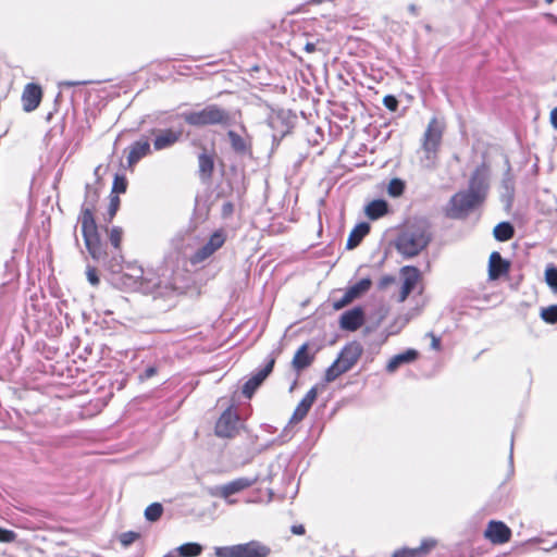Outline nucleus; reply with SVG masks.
I'll return each instance as SVG.
<instances>
[{
  "label": "nucleus",
  "instance_id": "nucleus-1",
  "mask_svg": "<svg viewBox=\"0 0 557 557\" xmlns=\"http://www.w3.org/2000/svg\"><path fill=\"white\" fill-rule=\"evenodd\" d=\"M432 239V234L424 221L408 224L397 236L395 247L406 259L418 256Z\"/></svg>",
  "mask_w": 557,
  "mask_h": 557
},
{
  "label": "nucleus",
  "instance_id": "nucleus-2",
  "mask_svg": "<svg viewBox=\"0 0 557 557\" xmlns=\"http://www.w3.org/2000/svg\"><path fill=\"white\" fill-rule=\"evenodd\" d=\"M445 125L437 117H432L422 137L421 148L423 157L421 165L425 169H434L437 162V152L442 144Z\"/></svg>",
  "mask_w": 557,
  "mask_h": 557
},
{
  "label": "nucleus",
  "instance_id": "nucleus-3",
  "mask_svg": "<svg viewBox=\"0 0 557 557\" xmlns=\"http://www.w3.org/2000/svg\"><path fill=\"white\" fill-rule=\"evenodd\" d=\"M181 117L195 127L225 125L230 121L228 112L216 104H209L199 111L183 112Z\"/></svg>",
  "mask_w": 557,
  "mask_h": 557
},
{
  "label": "nucleus",
  "instance_id": "nucleus-4",
  "mask_svg": "<svg viewBox=\"0 0 557 557\" xmlns=\"http://www.w3.org/2000/svg\"><path fill=\"white\" fill-rule=\"evenodd\" d=\"M271 553L269 546L259 541H250L244 544L215 547L216 557H268Z\"/></svg>",
  "mask_w": 557,
  "mask_h": 557
},
{
  "label": "nucleus",
  "instance_id": "nucleus-5",
  "mask_svg": "<svg viewBox=\"0 0 557 557\" xmlns=\"http://www.w3.org/2000/svg\"><path fill=\"white\" fill-rule=\"evenodd\" d=\"M472 195L466 190L456 193L445 207V214L450 219H465L469 213L480 206Z\"/></svg>",
  "mask_w": 557,
  "mask_h": 557
},
{
  "label": "nucleus",
  "instance_id": "nucleus-6",
  "mask_svg": "<svg viewBox=\"0 0 557 557\" xmlns=\"http://www.w3.org/2000/svg\"><path fill=\"white\" fill-rule=\"evenodd\" d=\"M82 234L84 237L85 246L91 258L96 261L101 260L106 253L97 231L96 222L88 220L82 221Z\"/></svg>",
  "mask_w": 557,
  "mask_h": 557
},
{
  "label": "nucleus",
  "instance_id": "nucleus-7",
  "mask_svg": "<svg viewBox=\"0 0 557 557\" xmlns=\"http://www.w3.org/2000/svg\"><path fill=\"white\" fill-rule=\"evenodd\" d=\"M490 188V173L488 169L482 164L478 166L472 173L469 187L466 190L472 195L479 202H483L487 196Z\"/></svg>",
  "mask_w": 557,
  "mask_h": 557
},
{
  "label": "nucleus",
  "instance_id": "nucleus-8",
  "mask_svg": "<svg viewBox=\"0 0 557 557\" xmlns=\"http://www.w3.org/2000/svg\"><path fill=\"white\" fill-rule=\"evenodd\" d=\"M257 481L258 476L238 478L232 482H228L227 484L210 490V494L212 496H219L226 499L228 504H234L235 499H230V496L252 486L255 483H257Z\"/></svg>",
  "mask_w": 557,
  "mask_h": 557
},
{
  "label": "nucleus",
  "instance_id": "nucleus-9",
  "mask_svg": "<svg viewBox=\"0 0 557 557\" xmlns=\"http://www.w3.org/2000/svg\"><path fill=\"white\" fill-rule=\"evenodd\" d=\"M226 236L222 230L215 231L209 240L190 257L191 264H199L210 258L225 243Z\"/></svg>",
  "mask_w": 557,
  "mask_h": 557
},
{
  "label": "nucleus",
  "instance_id": "nucleus-10",
  "mask_svg": "<svg viewBox=\"0 0 557 557\" xmlns=\"http://www.w3.org/2000/svg\"><path fill=\"white\" fill-rule=\"evenodd\" d=\"M275 358L269 357L264 367L253 373L243 386V395L251 398L256 389L264 382L269 374L273 371Z\"/></svg>",
  "mask_w": 557,
  "mask_h": 557
},
{
  "label": "nucleus",
  "instance_id": "nucleus-11",
  "mask_svg": "<svg viewBox=\"0 0 557 557\" xmlns=\"http://www.w3.org/2000/svg\"><path fill=\"white\" fill-rule=\"evenodd\" d=\"M238 430V416L231 408L226 409L215 424V434L219 437H232Z\"/></svg>",
  "mask_w": 557,
  "mask_h": 557
},
{
  "label": "nucleus",
  "instance_id": "nucleus-12",
  "mask_svg": "<svg viewBox=\"0 0 557 557\" xmlns=\"http://www.w3.org/2000/svg\"><path fill=\"white\" fill-rule=\"evenodd\" d=\"M372 282L370 278H362L352 286L348 287L342 298L333 304L335 310H339L350 304L354 299L358 298L370 289Z\"/></svg>",
  "mask_w": 557,
  "mask_h": 557
},
{
  "label": "nucleus",
  "instance_id": "nucleus-13",
  "mask_svg": "<svg viewBox=\"0 0 557 557\" xmlns=\"http://www.w3.org/2000/svg\"><path fill=\"white\" fill-rule=\"evenodd\" d=\"M400 275L403 278V286L398 301L404 302L420 281V271L416 267L406 265L401 268Z\"/></svg>",
  "mask_w": 557,
  "mask_h": 557
},
{
  "label": "nucleus",
  "instance_id": "nucleus-14",
  "mask_svg": "<svg viewBox=\"0 0 557 557\" xmlns=\"http://www.w3.org/2000/svg\"><path fill=\"white\" fill-rule=\"evenodd\" d=\"M484 536L493 544H504L510 540L511 530L504 522L492 520L484 531Z\"/></svg>",
  "mask_w": 557,
  "mask_h": 557
},
{
  "label": "nucleus",
  "instance_id": "nucleus-15",
  "mask_svg": "<svg viewBox=\"0 0 557 557\" xmlns=\"http://www.w3.org/2000/svg\"><path fill=\"white\" fill-rule=\"evenodd\" d=\"M362 355V347L359 343L347 344L339 352L337 361L344 370L349 371Z\"/></svg>",
  "mask_w": 557,
  "mask_h": 557
},
{
  "label": "nucleus",
  "instance_id": "nucleus-16",
  "mask_svg": "<svg viewBox=\"0 0 557 557\" xmlns=\"http://www.w3.org/2000/svg\"><path fill=\"white\" fill-rule=\"evenodd\" d=\"M99 199V193L97 187L87 184L85 187V200L82 206L79 221H91L96 222L94 218V211Z\"/></svg>",
  "mask_w": 557,
  "mask_h": 557
},
{
  "label": "nucleus",
  "instance_id": "nucleus-17",
  "mask_svg": "<svg viewBox=\"0 0 557 557\" xmlns=\"http://www.w3.org/2000/svg\"><path fill=\"white\" fill-rule=\"evenodd\" d=\"M156 136L153 139V148L161 151L174 146L182 137V131L172 128L159 129L152 132Z\"/></svg>",
  "mask_w": 557,
  "mask_h": 557
},
{
  "label": "nucleus",
  "instance_id": "nucleus-18",
  "mask_svg": "<svg viewBox=\"0 0 557 557\" xmlns=\"http://www.w3.org/2000/svg\"><path fill=\"white\" fill-rule=\"evenodd\" d=\"M364 322V312L362 308L355 307L345 311L339 319L342 330L354 332L357 331Z\"/></svg>",
  "mask_w": 557,
  "mask_h": 557
},
{
  "label": "nucleus",
  "instance_id": "nucleus-19",
  "mask_svg": "<svg viewBox=\"0 0 557 557\" xmlns=\"http://www.w3.org/2000/svg\"><path fill=\"white\" fill-rule=\"evenodd\" d=\"M42 97V90L39 85L29 83L25 86L22 94L23 109L32 112L38 108Z\"/></svg>",
  "mask_w": 557,
  "mask_h": 557
},
{
  "label": "nucleus",
  "instance_id": "nucleus-20",
  "mask_svg": "<svg viewBox=\"0 0 557 557\" xmlns=\"http://www.w3.org/2000/svg\"><path fill=\"white\" fill-rule=\"evenodd\" d=\"M318 395V388L312 387L308 391L305 397L300 400L298 406L296 407L292 418L290 423H297L301 421L309 412L311 406L313 405Z\"/></svg>",
  "mask_w": 557,
  "mask_h": 557
},
{
  "label": "nucleus",
  "instance_id": "nucleus-21",
  "mask_svg": "<svg viewBox=\"0 0 557 557\" xmlns=\"http://www.w3.org/2000/svg\"><path fill=\"white\" fill-rule=\"evenodd\" d=\"M151 152L150 144L148 139H140L133 143L128 148L127 165L133 168L140 159L148 156Z\"/></svg>",
  "mask_w": 557,
  "mask_h": 557
},
{
  "label": "nucleus",
  "instance_id": "nucleus-22",
  "mask_svg": "<svg viewBox=\"0 0 557 557\" xmlns=\"http://www.w3.org/2000/svg\"><path fill=\"white\" fill-rule=\"evenodd\" d=\"M510 263L504 260L499 252L493 251L488 261V276L491 280H497L502 275L507 274Z\"/></svg>",
  "mask_w": 557,
  "mask_h": 557
},
{
  "label": "nucleus",
  "instance_id": "nucleus-23",
  "mask_svg": "<svg viewBox=\"0 0 557 557\" xmlns=\"http://www.w3.org/2000/svg\"><path fill=\"white\" fill-rule=\"evenodd\" d=\"M198 168L201 180H210L214 170V154L209 153L207 149H203V151L198 156Z\"/></svg>",
  "mask_w": 557,
  "mask_h": 557
},
{
  "label": "nucleus",
  "instance_id": "nucleus-24",
  "mask_svg": "<svg viewBox=\"0 0 557 557\" xmlns=\"http://www.w3.org/2000/svg\"><path fill=\"white\" fill-rule=\"evenodd\" d=\"M418 358V351L414 349H408L401 354L392 357L386 366V371L389 373L395 372L400 366L410 363Z\"/></svg>",
  "mask_w": 557,
  "mask_h": 557
},
{
  "label": "nucleus",
  "instance_id": "nucleus-25",
  "mask_svg": "<svg viewBox=\"0 0 557 557\" xmlns=\"http://www.w3.org/2000/svg\"><path fill=\"white\" fill-rule=\"evenodd\" d=\"M308 348L307 343L302 344L294 355L292 366L297 372L308 368L313 361V356L308 354Z\"/></svg>",
  "mask_w": 557,
  "mask_h": 557
},
{
  "label": "nucleus",
  "instance_id": "nucleus-26",
  "mask_svg": "<svg viewBox=\"0 0 557 557\" xmlns=\"http://www.w3.org/2000/svg\"><path fill=\"white\" fill-rule=\"evenodd\" d=\"M370 232V224L367 222H361L357 224L352 231L350 232L346 247L347 249H354L356 248L364 238L366 235H368Z\"/></svg>",
  "mask_w": 557,
  "mask_h": 557
},
{
  "label": "nucleus",
  "instance_id": "nucleus-27",
  "mask_svg": "<svg viewBox=\"0 0 557 557\" xmlns=\"http://www.w3.org/2000/svg\"><path fill=\"white\" fill-rule=\"evenodd\" d=\"M388 212V203L383 199H375L364 208L366 215L371 220H377Z\"/></svg>",
  "mask_w": 557,
  "mask_h": 557
},
{
  "label": "nucleus",
  "instance_id": "nucleus-28",
  "mask_svg": "<svg viewBox=\"0 0 557 557\" xmlns=\"http://www.w3.org/2000/svg\"><path fill=\"white\" fill-rule=\"evenodd\" d=\"M227 137L230 139L232 149L236 153L245 154V153L249 152L250 145L247 143V140L244 137L238 135L236 132L228 131Z\"/></svg>",
  "mask_w": 557,
  "mask_h": 557
},
{
  "label": "nucleus",
  "instance_id": "nucleus-29",
  "mask_svg": "<svg viewBox=\"0 0 557 557\" xmlns=\"http://www.w3.org/2000/svg\"><path fill=\"white\" fill-rule=\"evenodd\" d=\"M493 234L497 240L506 242L513 236L515 230L509 222H500L494 227Z\"/></svg>",
  "mask_w": 557,
  "mask_h": 557
},
{
  "label": "nucleus",
  "instance_id": "nucleus-30",
  "mask_svg": "<svg viewBox=\"0 0 557 557\" xmlns=\"http://www.w3.org/2000/svg\"><path fill=\"white\" fill-rule=\"evenodd\" d=\"M180 557H197L199 556L203 547L198 543H185L176 548Z\"/></svg>",
  "mask_w": 557,
  "mask_h": 557
},
{
  "label": "nucleus",
  "instance_id": "nucleus-31",
  "mask_svg": "<svg viewBox=\"0 0 557 557\" xmlns=\"http://www.w3.org/2000/svg\"><path fill=\"white\" fill-rule=\"evenodd\" d=\"M347 372L343 369V367L337 362L334 361L325 371L324 380L327 383H331L335 381L341 374Z\"/></svg>",
  "mask_w": 557,
  "mask_h": 557
},
{
  "label": "nucleus",
  "instance_id": "nucleus-32",
  "mask_svg": "<svg viewBox=\"0 0 557 557\" xmlns=\"http://www.w3.org/2000/svg\"><path fill=\"white\" fill-rule=\"evenodd\" d=\"M163 512V507L159 503H152L145 509V518L148 521H157Z\"/></svg>",
  "mask_w": 557,
  "mask_h": 557
},
{
  "label": "nucleus",
  "instance_id": "nucleus-33",
  "mask_svg": "<svg viewBox=\"0 0 557 557\" xmlns=\"http://www.w3.org/2000/svg\"><path fill=\"white\" fill-rule=\"evenodd\" d=\"M502 186L504 188L503 197H506L508 202H510L515 193V183L509 172L505 174L502 181Z\"/></svg>",
  "mask_w": 557,
  "mask_h": 557
},
{
  "label": "nucleus",
  "instance_id": "nucleus-34",
  "mask_svg": "<svg viewBox=\"0 0 557 557\" xmlns=\"http://www.w3.org/2000/svg\"><path fill=\"white\" fill-rule=\"evenodd\" d=\"M405 190V183L400 178H393L388 183L387 193L392 197H399Z\"/></svg>",
  "mask_w": 557,
  "mask_h": 557
},
{
  "label": "nucleus",
  "instance_id": "nucleus-35",
  "mask_svg": "<svg viewBox=\"0 0 557 557\" xmlns=\"http://www.w3.org/2000/svg\"><path fill=\"white\" fill-rule=\"evenodd\" d=\"M541 318L549 324L557 323V305H552L546 308H542Z\"/></svg>",
  "mask_w": 557,
  "mask_h": 557
},
{
  "label": "nucleus",
  "instance_id": "nucleus-36",
  "mask_svg": "<svg viewBox=\"0 0 557 557\" xmlns=\"http://www.w3.org/2000/svg\"><path fill=\"white\" fill-rule=\"evenodd\" d=\"M545 282L554 292H557V268L555 265L546 268Z\"/></svg>",
  "mask_w": 557,
  "mask_h": 557
},
{
  "label": "nucleus",
  "instance_id": "nucleus-37",
  "mask_svg": "<svg viewBox=\"0 0 557 557\" xmlns=\"http://www.w3.org/2000/svg\"><path fill=\"white\" fill-rule=\"evenodd\" d=\"M122 237H123V230L121 227L113 226L110 230V233H109L110 243L117 250L121 248Z\"/></svg>",
  "mask_w": 557,
  "mask_h": 557
},
{
  "label": "nucleus",
  "instance_id": "nucleus-38",
  "mask_svg": "<svg viewBox=\"0 0 557 557\" xmlns=\"http://www.w3.org/2000/svg\"><path fill=\"white\" fill-rule=\"evenodd\" d=\"M127 181L124 176L116 175L113 181L112 193L123 194L126 191Z\"/></svg>",
  "mask_w": 557,
  "mask_h": 557
},
{
  "label": "nucleus",
  "instance_id": "nucleus-39",
  "mask_svg": "<svg viewBox=\"0 0 557 557\" xmlns=\"http://www.w3.org/2000/svg\"><path fill=\"white\" fill-rule=\"evenodd\" d=\"M436 546V540L434 539H425L421 542V545L416 548L418 550L419 557L429 553L432 548Z\"/></svg>",
  "mask_w": 557,
  "mask_h": 557
},
{
  "label": "nucleus",
  "instance_id": "nucleus-40",
  "mask_svg": "<svg viewBox=\"0 0 557 557\" xmlns=\"http://www.w3.org/2000/svg\"><path fill=\"white\" fill-rule=\"evenodd\" d=\"M138 536L139 534L133 531L124 532L120 535V542L124 547H127L133 544Z\"/></svg>",
  "mask_w": 557,
  "mask_h": 557
},
{
  "label": "nucleus",
  "instance_id": "nucleus-41",
  "mask_svg": "<svg viewBox=\"0 0 557 557\" xmlns=\"http://www.w3.org/2000/svg\"><path fill=\"white\" fill-rule=\"evenodd\" d=\"M119 207H120V198L119 196H111L110 198V205H109V209H108V215H109V220H112L113 216L116 214L117 210H119Z\"/></svg>",
  "mask_w": 557,
  "mask_h": 557
},
{
  "label": "nucleus",
  "instance_id": "nucleus-42",
  "mask_svg": "<svg viewBox=\"0 0 557 557\" xmlns=\"http://www.w3.org/2000/svg\"><path fill=\"white\" fill-rule=\"evenodd\" d=\"M16 539L15 532L0 528V542L12 543Z\"/></svg>",
  "mask_w": 557,
  "mask_h": 557
},
{
  "label": "nucleus",
  "instance_id": "nucleus-43",
  "mask_svg": "<svg viewBox=\"0 0 557 557\" xmlns=\"http://www.w3.org/2000/svg\"><path fill=\"white\" fill-rule=\"evenodd\" d=\"M392 557H419L416 548H401L396 550Z\"/></svg>",
  "mask_w": 557,
  "mask_h": 557
},
{
  "label": "nucleus",
  "instance_id": "nucleus-44",
  "mask_svg": "<svg viewBox=\"0 0 557 557\" xmlns=\"http://www.w3.org/2000/svg\"><path fill=\"white\" fill-rule=\"evenodd\" d=\"M383 103L391 111H396L398 108V100L392 95L385 96Z\"/></svg>",
  "mask_w": 557,
  "mask_h": 557
},
{
  "label": "nucleus",
  "instance_id": "nucleus-45",
  "mask_svg": "<svg viewBox=\"0 0 557 557\" xmlns=\"http://www.w3.org/2000/svg\"><path fill=\"white\" fill-rule=\"evenodd\" d=\"M396 281L395 276L393 275H384L380 278L379 283H377V286L380 289H385L387 288L389 285L394 284Z\"/></svg>",
  "mask_w": 557,
  "mask_h": 557
},
{
  "label": "nucleus",
  "instance_id": "nucleus-46",
  "mask_svg": "<svg viewBox=\"0 0 557 557\" xmlns=\"http://www.w3.org/2000/svg\"><path fill=\"white\" fill-rule=\"evenodd\" d=\"M157 373H158L157 367L150 366L147 369H145V371L141 372L138 377L140 381H146V380H149L150 377L154 376Z\"/></svg>",
  "mask_w": 557,
  "mask_h": 557
},
{
  "label": "nucleus",
  "instance_id": "nucleus-47",
  "mask_svg": "<svg viewBox=\"0 0 557 557\" xmlns=\"http://www.w3.org/2000/svg\"><path fill=\"white\" fill-rule=\"evenodd\" d=\"M87 278L91 285H97L99 283V277L95 268H87Z\"/></svg>",
  "mask_w": 557,
  "mask_h": 557
},
{
  "label": "nucleus",
  "instance_id": "nucleus-48",
  "mask_svg": "<svg viewBox=\"0 0 557 557\" xmlns=\"http://www.w3.org/2000/svg\"><path fill=\"white\" fill-rule=\"evenodd\" d=\"M234 212V205L232 202H225L222 206V215L224 218L230 216Z\"/></svg>",
  "mask_w": 557,
  "mask_h": 557
},
{
  "label": "nucleus",
  "instance_id": "nucleus-49",
  "mask_svg": "<svg viewBox=\"0 0 557 557\" xmlns=\"http://www.w3.org/2000/svg\"><path fill=\"white\" fill-rule=\"evenodd\" d=\"M550 122L555 129H557V107L550 112Z\"/></svg>",
  "mask_w": 557,
  "mask_h": 557
},
{
  "label": "nucleus",
  "instance_id": "nucleus-50",
  "mask_svg": "<svg viewBox=\"0 0 557 557\" xmlns=\"http://www.w3.org/2000/svg\"><path fill=\"white\" fill-rule=\"evenodd\" d=\"M304 49H305V51H306V52H308V53H312V52H314V51H315V44H313V42H307V44L305 45V48H304Z\"/></svg>",
  "mask_w": 557,
  "mask_h": 557
},
{
  "label": "nucleus",
  "instance_id": "nucleus-51",
  "mask_svg": "<svg viewBox=\"0 0 557 557\" xmlns=\"http://www.w3.org/2000/svg\"><path fill=\"white\" fill-rule=\"evenodd\" d=\"M292 531L294 534H298V535H301L305 533V528L302 525H294L292 528Z\"/></svg>",
  "mask_w": 557,
  "mask_h": 557
},
{
  "label": "nucleus",
  "instance_id": "nucleus-52",
  "mask_svg": "<svg viewBox=\"0 0 557 557\" xmlns=\"http://www.w3.org/2000/svg\"><path fill=\"white\" fill-rule=\"evenodd\" d=\"M440 339L437 337H435L434 335H432V343H431V347L435 350L440 349Z\"/></svg>",
  "mask_w": 557,
  "mask_h": 557
},
{
  "label": "nucleus",
  "instance_id": "nucleus-53",
  "mask_svg": "<svg viewBox=\"0 0 557 557\" xmlns=\"http://www.w3.org/2000/svg\"><path fill=\"white\" fill-rule=\"evenodd\" d=\"M178 553L176 550V548L174 550H171L169 552L168 554H165L163 557H178Z\"/></svg>",
  "mask_w": 557,
  "mask_h": 557
},
{
  "label": "nucleus",
  "instance_id": "nucleus-54",
  "mask_svg": "<svg viewBox=\"0 0 557 557\" xmlns=\"http://www.w3.org/2000/svg\"><path fill=\"white\" fill-rule=\"evenodd\" d=\"M408 10H409L410 13H412L414 15H417V13H418V9H417V7L414 4H410L408 7Z\"/></svg>",
  "mask_w": 557,
  "mask_h": 557
},
{
  "label": "nucleus",
  "instance_id": "nucleus-55",
  "mask_svg": "<svg viewBox=\"0 0 557 557\" xmlns=\"http://www.w3.org/2000/svg\"><path fill=\"white\" fill-rule=\"evenodd\" d=\"M81 83L78 82H63L61 83L62 86H76V85H79Z\"/></svg>",
  "mask_w": 557,
  "mask_h": 557
},
{
  "label": "nucleus",
  "instance_id": "nucleus-56",
  "mask_svg": "<svg viewBox=\"0 0 557 557\" xmlns=\"http://www.w3.org/2000/svg\"><path fill=\"white\" fill-rule=\"evenodd\" d=\"M548 16L553 20V22H554L555 24H557V16H554V15H552V14H548Z\"/></svg>",
  "mask_w": 557,
  "mask_h": 557
},
{
  "label": "nucleus",
  "instance_id": "nucleus-57",
  "mask_svg": "<svg viewBox=\"0 0 557 557\" xmlns=\"http://www.w3.org/2000/svg\"><path fill=\"white\" fill-rule=\"evenodd\" d=\"M321 2H322V0H310V3H314V4H319Z\"/></svg>",
  "mask_w": 557,
  "mask_h": 557
},
{
  "label": "nucleus",
  "instance_id": "nucleus-58",
  "mask_svg": "<svg viewBox=\"0 0 557 557\" xmlns=\"http://www.w3.org/2000/svg\"><path fill=\"white\" fill-rule=\"evenodd\" d=\"M510 446H511V450H512V446H513V440H511V443H510ZM512 455V453L510 454V456Z\"/></svg>",
  "mask_w": 557,
  "mask_h": 557
},
{
  "label": "nucleus",
  "instance_id": "nucleus-59",
  "mask_svg": "<svg viewBox=\"0 0 557 557\" xmlns=\"http://www.w3.org/2000/svg\"><path fill=\"white\" fill-rule=\"evenodd\" d=\"M548 4L553 3L555 0H545Z\"/></svg>",
  "mask_w": 557,
  "mask_h": 557
}]
</instances>
